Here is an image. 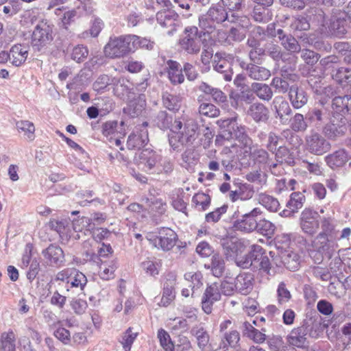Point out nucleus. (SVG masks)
<instances>
[{
	"label": "nucleus",
	"instance_id": "nucleus-55",
	"mask_svg": "<svg viewBox=\"0 0 351 351\" xmlns=\"http://www.w3.org/2000/svg\"><path fill=\"white\" fill-rule=\"evenodd\" d=\"M332 77L339 84L351 83V69L339 68L332 73Z\"/></svg>",
	"mask_w": 351,
	"mask_h": 351
},
{
	"label": "nucleus",
	"instance_id": "nucleus-34",
	"mask_svg": "<svg viewBox=\"0 0 351 351\" xmlns=\"http://www.w3.org/2000/svg\"><path fill=\"white\" fill-rule=\"evenodd\" d=\"M184 280L187 286L191 289V296H194L195 291L203 286V277L199 271H189L184 274Z\"/></svg>",
	"mask_w": 351,
	"mask_h": 351
},
{
	"label": "nucleus",
	"instance_id": "nucleus-26",
	"mask_svg": "<svg viewBox=\"0 0 351 351\" xmlns=\"http://www.w3.org/2000/svg\"><path fill=\"white\" fill-rule=\"evenodd\" d=\"M28 51L27 47L21 45H15L10 50L9 60L14 66H19L27 59Z\"/></svg>",
	"mask_w": 351,
	"mask_h": 351
},
{
	"label": "nucleus",
	"instance_id": "nucleus-23",
	"mask_svg": "<svg viewBox=\"0 0 351 351\" xmlns=\"http://www.w3.org/2000/svg\"><path fill=\"white\" fill-rule=\"evenodd\" d=\"M42 254L50 265H60L64 260V252L62 248L54 244H51L43 250Z\"/></svg>",
	"mask_w": 351,
	"mask_h": 351
},
{
	"label": "nucleus",
	"instance_id": "nucleus-14",
	"mask_svg": "<svg viewBox=\"0 0 351 351\" xmlns=\"http://www.w3.org/2000/svg\"><path fill=\"white\" fill-rule=\"evenodd\" d=\"M105 219L101 213H95L91 217H83L73 221V229L75 232H81L84 228L88 230H93L96 226L104 222Z\"/></svg>",
	"mask_w": 351,
	"mask_h": 351
},
{
	"label": "nucleus",
	"instance_id": "nucleus-47",
	"mask_svg": "<svg viewBox=\"0 0 351 351\" xmlns=\"http://www.w3.org/2000/svg\"><path fill=\"white\" fill-rule=\"evenodd\" d=\"M210 268L212 274L216 277H221L225 270V263L223 258L219 254H214L211 258Z\"/></svg>",
	"mask_w": 351,
	"mask_h": 351
},
{
	"label": "nucleus",
	"instance_id": "nucleus-32",
	"mask_svg": "<svg viewBox=\"0 0 351 351\" xmlns=\"http://www.w3.org/2000/svg\"><path fill=\"white\" fill-rule=\"evenodd\" d=\"M171 279H167L164 285L162 296L160 300V304L168 306L175 298L174 285L176 284V278L171 276Z\"/></svg>",
	"mask_w": 351,
	"mask_h": 351
},
{
	"label": "nucleus",
	"instance_id": "nucleus-59",
	"mask_svg": "<svg viewBox=\"0 0 351 351\" xmlns=\"http://www.w3.org/2000/svg\"><path fill=\"white\" fill-rule=\"evenodd\" d=\"M281 45L284 48L291 53H298L300 51L301 47L298 40L291 35L284 38L281 42Z\"/></svg>",
	"mask_w": 351,
	"mask_h": 351
},
{
	"label": "nucleus",
	"instance_id": "nucleus-20",
	"mask_svg": "<svg viewBox=\"0 0 351 351\" xmlns=\"http://www.w3.org/2000/svg\"><path fill=\"white\" fill-rule=\"evenodd\" d=\"M178 17V14L171 10L160 11L156 14L158 23L162 27L169 28L168 33L176 31V25Z\"/></svg>",
	"mask_w": 351,
	"mask_h": 351
},
{
	"label": "nucleus",
	"instance_id": "nucleus-29",
	"mask_svg": "<svg viewBox=\"0 0 351 351\" xmlns=\"http://www.w3.org/2000/svg\"><path fill=\"white\" fill-rule=\"evenodd\" d=\"M223 253L228 260L234 259L241 252L243 245L237 240L227 239L223 242Z\"/></svg>",
	"mask_w": 351,
	"mask_h": 351
},
{
	"label": "nucleus",
	"instance_id": "nucleus-31",
	"mask_svg": "<svg viewBox=\"0 0 351 351\" xmlns=\"http://www.w3.org/2000/svg\"><path fill=\"white\" fill-rule=\"evenodd\" d=\"M87 282L86 276L82 272L73 268L72 275L70 277L69 281H68L66 290L69 291L70 288H75L82 291L86 285Z\"/></svg>",
	"mask_w": 351,
	"mask_h": 351
},
{
	"label": "nucleus",
	"instance_id": "nucleus-16",
	"mask_svg": "<svg viewBox=\"0 0 351 351\" xmlns=\"http://www.w3.org/2000/svg\"><path fill=\"white\" fill-rule=\"evenodd\" d=\"M250 156L254 163L264 165V167L269 169L271 173L277 174L278 163L271 162L269 154L265 149L258 147L254 148L250 152Z\"/></svg>",
	"mask_w": 351,
	"mask_h": 351
},
{
	"label": "nucleus",
	"instance_id": "nucleus-8",
	"mask_svg": "<svg viewBox=\"0 0 351 351\" xmlns=\"http://www.w3.org/2000/svg\"><path fill=\"white\" fill-rule=\"evenodd\" d=\"M347 119L342 114H333L330 122L323 128L325 135L330 139L343 136L347 131Z\"/></svg>",
	"mask_w": 351,
	"mask_h": 351
},
{
	"label": "nucleus",
	"instance_id": "nucleus-62",
	"mask_svg": "<svg viewBox=\"0 0 351 351\" xmlns=\"http://www.w3.org/2000/svg\"><path fill=\"white\" fill-rule=\"evenodd\" d=\"M88 53V51L87 48L83 45H79L73 47L71 53V58L77 62H81L86 58Z\"/></svg>",
	"mask_w": 351,
	"mask_h": 351
},
{
	"label": "nucleus",
	"instance_id": "nucleus-54",
	"mask_svg": "<svg viewBox=\"0 0 351 351\" xmlns=\"http://www.w3.org/2000/svg\"><path fill=\"white\" fill-rule=\"evenodd\" d=\"M137 335L138 332H133L132 328H129L122 335L119 341L121 343L125 351H130L132 345L134 343V340L136 339Z\"/></svg>",
	"mask_w": 351,
	"mask_h": 351
},
{
	"label": "nucleus",
	"instance_id": "nucleus-4",
	"mask_svg": "<svg viewBox=\"0 0 351 351\" xmlns=\"http://www.w3.org/2000/svg\"><path fill=\"white\" fill-rule=\"evenodd\" d=\"M306 149L311 154L322 156L328 152L331 145L321 133L311 130L305 137Z\"/></svg>",
	"mask_w": 351,
	"mask_h": 351
},
{
	"label": "nucleus",
	"instance_id": "nucleus-60",
	"mask_svg": "<svg viewBox=\"0 0 351 351\" xmlns=\"http://www.w3.org/2000/svg\"><path fill=\"white\" fill-rule=\"evenodd\" d=\"M196 206H200L203 210H206L210 204V197L204 193H197L195 194L192 199Z\"/></svg>",
	"mask_w": 351,
	"mask_h": 351
},
{
	"label": "nucleus",
	"instance_id": "nucleus-24",
	"mask_svg": "<svg viewBox=\"0 0 351 351\" xmlns=\"http://www.w3.org/2000/svg\"><path fill=\"white\" fill-rule=\"evenodd\" d=\"M289 98L292 106L295 109H299L306 104L308 97L306 91L301 87L295 85L290 86L289 91Z\"/></svg>",
	"mask_w": 351,
	"mask_h": 351
},
{
	"label": "nucleus",
	"instance_id": "nucleus-10",
	"mask_svg": "<svg viewBox=\"0 0 351 351\" xmlns=\"http://www.w3.org/2000/svg\"><path fill=\"white\" fill-rule=\"evenodd\" d=\"M319 217L317 212L305 208L300 217V226L303 232L311 236L315 234L319 228Z\"/></svg>",
	"mask_w": 351,
	"mask_h": 351
},
{
	"label": "nucleus",
	"instance_id": "nucleus-64",
	"mask_svg": "<svg viewBox=\"0 0 351 351\" xmlns=\"http://www.w3.org/2000/svg\"><path fill=\"white\" fill-rule=\"evenodd\" d=\"M291 128L295 132L304 131L307 128V124L302 114L297 113L291 119Z\"/></svg>",
	"mask_w": 351,
	"mask_h": 351
},
{
	"label": "nucleus",
	"instance_id": "nucleus-13",
	"mask_svg": "<svg viewBox=\"0 0 351 351\" xmlns=\"http://www.w3.org/2000/svg\"><path fill=\"white\" fill-rule=\"evenodd\" d=\"M258 208H253L250 213L243 215L241 219L236 221L234 226L236 230L246 232H252L257 228L258 221L256 217L261 214Z\"/></svg>",
	"mask_w": 351,
	"mask_h": 351
},
{
	"label": "nucleus",
	"instance_id": "nucleus-22",
	"mask_svg": "<svg viewBox=\"0 0 351 351\" xmlns=\"http://www.w3.org/2000/svg\"><path fill=\"white\" fill-rule=\"evenodd\" d=\"M135 163L147 170H151L156 164L157 156L151 149H145L136 153L134 158Z\"/></svg>",
	"mask_w": 351,
	"mask_h": 351
},
{
	"label": "nucleus",
	"instance_id": "nucleus-25",
	"mask_svg": "<svg viewBox=\"0 0 351 351\" xmlns=\"http://www.w3.org/2000/svg\"><path fill=\"white\" fill-rule=\"evenodd\" d=\"M254 326H256V322L255 320L252 322V324L245 322L243 324V335L256 343H262L266 339V335L265 334V330L262 329V331H260L255 328Z\"/></svg>",
	"mask_w": 351,
	"mask_h": 351
},
{
	"label": "nucleus",
	"instance_id": "nucleus-19",
	"mask_svg": "<svg viewBox=\"0 0 351 351\" xmlns=\"http://www.w3.org/2000/svg\"><path fill=\"white\" fill-rule=\"evenodd\" d=\"M272 105L276 118H278L281 123L286 124L289 119L287 117L291 114L289 103L282 97L278 96L274 98Z\"/></svg>",
	"mask_w": 351,
	"mask_h": 351
},
{
	"label": "nucleus",
	"instance_id": "nucleus-18",
	"mask_svg": "<svg viewBox=\"0 0 351 351\" xmlns=\"http://www.w3.org/2000/svg\"><path fill=\"white\" fill-rule=\"evenodd\" d=\"M305 196L300 192L292 193L290 195V199L287 202L286 206L287 208L284 209L280 215L283 217H293L294 213H297L300 209L304 203Z\"/></svg>",
	"mask_w": 351,
	"mask_h": 351
},
{
	"label": "nucleus",
	"instance_id": "nucleus-41",
	"mask_svg": "<svg viewBox=\"0 0 351 351\" xmlns=\"http://www.w3.org/2000/svg\"><path fill=\"white\" fill-rule=\"evenodd\" d=\"M191 332L195 337L199 348L204 350L210 339L206 330L201 326H196L191 329Z\"/></svg>",
	"mask_w": 351,
	"mask_h": 351
},
{
	"label": "nucleus",
	"instance_id": "nucleus-52",
	"mask_svg": "<svg viewBox=\"0 0 351 351\" xmlns=\"http://www.w3.org/2000/svg\"><path fill=\"white\" fill-rule=\"evenodd\" d=\"M321 232L318 234L335 239L337 231L335 226L330 218L324 217L321 221Z\"/></svg>",
	"mask_w": 351,
	"mask_h": 351
},
{
	"label": "nucleus",
	"instance_id": "nucleus-15",
	"mask_svg": "<svg viewBox=\"0 0 351 351\" xmlns=\"http://www.w3.org/2000/svg\"><path fill=\"white\" fill-rule=\"evenodd\" d=\"M308 332V327L306 325L292 329L287 336V343L297 348L304 347L307 343Z\"/></svg>",
	"mask_w": 351,
	"mask_h": 351
},
{
	"label": "nucleus",
	"instance_id": "nucleus-50",
	"mask_svg": "<svg viewBox=\"0 0 351 351\" xmlns=\"http://www.w3.org/2000/svg\"><path fill=\"white\" fill-rule=\"evenodd\" d=\"M162 103L164 106L169 110H178L181 106V99L174 95L165 93L162 95Z\"/></svg>",
	"mask_w": 351,
	"mask_h": 351
},
{
	"label": "nucleus",
	"instance_id": "nucleus-48",
	"mask_svg": "<svg viewBox=\"0 0 351 351\" xmlns=\"http://www.w3.org/2000/svg\"><path fill=\"white\" fill-rule=\"evenodd\" d=\"M16 125L18 131L23 132L27 139L29 141L34 139L35 127L32 122L29 121H19L16 122Z\"/></svg>",
	"mask_w": 351,
	"mask_h": 351
},
{
	"label": "nucleus",
	"instance_id": "nucleus-42",
	"mask_svg": "<svg viewBox=\"0 0 351 351\" xmlns=\"http://www.w3.org/2000/svg\"><path fill=\"white\" fill-rule=\"evenodd\" d=\"M275 152V158L278 164L285 163L289 165H294L295 161L293 155L290 152L287 147L280 146Z\"/></svg>",
	"mask_w": 351,
	"mask_h": 351
},
{
	"label": "nucleus",
	"instance_id": "nucleus-63",
	"mask_svg": "<svg viewBox=\"0 0 351 351\" xmlns=\"http://www.w3.org/2000/svg\"><path fill=\"white\" fill-rule=\"evenodd\" d=\"M348 101V96L336 97L332 100V107L335 111L333 114H345L346 101Z\"/></svg>",
	"mask_w": 351,
	"mask_h": 351
},
{
	"label": "nucleus",
	"instance_id": "nucleus-2",
	"mask_svg": "<svg viewBox=\"0 0 351 351\" xmlns=\"http://www.w3.org/2000/svg\"><path fill=\"white\" fill-rule=\"evenodd\" d=\"M129 36L110 38L105 45L104 53L106 57L110 58H120L132 51Z\"/></svg>",
	"mask_w": 351,
	"mask_h": 351
},
{
	"label": "nucleus",
	"instance_id": "nucleus-61",
	"mask_svg": "<svg viewBox=\"0 0 351 351\" xmlns=\"http://www.w3.org/2000/svg\"><path fill=\"white\" fill-rule=\"evenodd\" d=\"M290 27L293 31H306L310 28V24L305 17L299 16L292 20Z\"/></svg>",
	"mask_w": 351,
	"mask_h": 351
},
{
	"label": "nucleus",
	"instance_id": "nucleus-27",
	"mask_svg": "<svg viewBox=\"0 0 351 351\" xmlns=\"http://www.w3.org/2000/svg\"><path fill=\"white\" fill-rule=\"evenodd\" d=\"M247 114L256 123L266 122L269 119V110L263 104L254 103L250 106Z\"/></svg>",
	"mask_w": 351,
	"mask_h": 351
},
{
	"label": "nucleus",
	"instance_id": "nucleus-45",
	"mask_svg": "<svg viewBox=\"0 0 351 351\" xmlns=\"http://www.w3.org/2000/svg\"><path fill=\"white\" fill-rule=\"evenodd\" d=\"M254 259L255 262L254 263V269L263 270L267 274L270 275L271 263L269 258L267 256L263 255V250L256 252Z\"/></svg>",
	"mask_w": 351,
	"mask_h": 351
},
{
	"label": "nucleus",
	"instance_id": "nucleus-51",
	"mask_svg": "<svg viewBox=\"0 0 351 351\" xmlns=\"http://www.w3.org/2000/svg\"><path fill=\"white\" fill-rule=\"evenodd\" d=\"M230 98L232 100L231 105L233 107L238 106L239 100L249 104L254 99V95L250 90H243L240 94L231 93Z\"/></svg>",
	"mask_w": 351,
	"mask_h": 351
},
{
	"label": "nucleus",
	"instance_id": "nucleus-30",
	"mask_svg": "<svg viewBox=\"0 0 351 351\" xmlns=\"http://www.w3.org/2000/svg\"><path fill=\"white\" fill-rule=\"evenodd\" d=\"M168 75L170 81L173 84H182L184 80L180 65L178 62L173 60H169L167 62Z\"/></svg>",
	"mask_w": 351,
	"mask_h": 351
},
{
	"label": "nucleus",
	"instance_id": "nucleus-7",
	"mask_svg": "<svg viewBox=\"0 0 351 351\" xmlns=\"http://www.w3.org/2000/svg\"><path fill=\"white\" fill-rule=\"evenodd\" d=\"M147 239L155 247L169 251L176 245L177 234L171 228L163 227L159 229L158 235L149 234Z\"/></svg>",
	"mask_w": 351,
	"mask_h": 351
},
{
	"label": "nucleus",
	"instance_id": "nucleus-1",
	"mask_svg": "<svg viewBox=\"0 0 351 351\" xmlns=\"http://www.w3.org/2000/svg\"><path fill=\"white\" fill-rule=\"evenodd\" d=\"M335 245L333 239L317 234L312 241L310 256L315 263H321L325 258H331Z\"/></svg>",
	"mask_w": 351,
	"mask_h": 351
},
{
	"label": "nucleus",
	"instance_id": "nucleus-49",
	"mask_svg": "<svg viewBox=\"0 0 351 351\" xmlns=\"http://www.w3.org/2000/svg\"><path fill=\"white\" fill-rule=\"evenodd\" d=\"M213 66L216 71L223 73L230 69V63L221 53H217L214 56Z\"/></svg>",
	"mask_w": 351,
	"mask_h": 351
},
{
	"label": "nucleus",
	"instance_id": "nucleus-36",
	"mask_svg": "<svg viewBox=\"0 0 351 351\" xmlns=\"http://www.w3.org/2000/svg\"><path fill=\"white\" fill-rule=\"evenodd\" d=\"M263 248L259 245H253L252 250L247 254L241 256L236 260L237 266L243 269L249 268L250 267H254L255 255L256 252L261 251Z\"/></svg>",
	"mask_w": 351,
	"mask_h": 351
},
{
	"label": "nucleus",
	"instance_id": "nucleus-35",
	"mask_svg": "<svg viewBox=\"0 0 351 351\" xmlns=\"http://www.w3.org/2000/svg\"><path fill=\"white\" fill-rule=\"evenodd\" d=\"M246 70L250 77L254 80H266L270 75V71L267 69L255 64L247 65Z\"/></svg>",
	"mask_w": 351,
	"mask_h": 351
},
{
	"label": "nucleus",
	"instance_id": "nucleus-11",
	"mask_svg": "<svg viewBox=\"0 0 351 351\" xmlns=\"http://www.w3.org/2000/svg\"><path fill=\"white\" fill-rule=\"evenodd\" d=\"M221 292L219 283L214 282L207 286L202 298V308L206 314L211 313L213 304L220 300Z\"/></svg>",
	"mask_w": 351,
	"mask_h": 351
},
{
	"label": "nucleus",
	"instance_id": "nucleus-38",
	"mask_svg": "<svg viewBox=\"0 0 351 351\" xmlns=\"http://www.w3.org/2000/svg\"><path fill=\"white\" fill-rule=\"evenodd\" d=\"M16 337L13 331L3 332L0 336V348L4 351H16Z\"/></svg>",
	"mask_w": 351,
	"mask_h": 351
},
{
	"label": "nucleus",
	"instance_id": "nucleus-53",
	"mask_svg": "<svg viewBox=\"0 0 351 351\" xmlns=\"http://www.w3.org/2000/svg\"><path fill=\"white\" fill-rule=\"evenodd\" d=\"M155 122L160 129H170L171 131V128L173 125V117L165 111H160L158 113Z\"/></svg>",
	"mask_w": 351,
	"mask_h": 351
},
{
	"label": "nucleus",
	"instance_id": "nucleus-9",
	"mask_svg": "<svg viewBox=\"0 0 351 351\" xmlns=\"http://www.w3.org/2000/svg\"><path fill=\"white\" fill-rule=\"evenodd\" d=\"M226 21H232L230 19L228 13L223 9L210 8L205 17L199 19V26L204 29L206 33L210 34L213 32V29H215V27L213 24H210V21L220 23Z\"/></svg>",
	"mask_w": 351,
	"mask_h": 351
},
{
	"label": "nucleus",
	"instance_id": "nucleus-6",
	"mask_svg": "<svg viewBox=\"0 0 351 351\" xmlns=\"http://www.w3.org/2000/svg\"><path fill=\"white\" fill-rule=\"evenodd\" d=\"M185 36L180 40L179 44L182 51L188 54L195 55L201 50L202 40L198 34V29L195 26L185 29Z\"/></svg>",
	"mask_w": 351,
	"mask_h": 351
},
{
	"label": "nucleus",
	"instance_id": "nucleus-40",
	"mask_svg": "<svg viewBox=\"0 0 351 351\" xmlns=\"http://www.w3.org/2000/svg\"><path fill=\"white\" fill-rule=\"evenodd\" d=\"M199 89L206 94L210 95L213 100L217 103H223L226 101V96L221 90L213 88L205 82L199 85Z\"/></svg>",
	"mask_w": 351,
	"mask_h": 351
},
{
	"label": "nucleus",
	"instance_id": "nucleus-28",
	"mask_svg": "<svg viewBox=\"0 0 351 351\" xmlns=\"http://www.w3.org/2000/svg\"><path fill=\"white\" fill-rule=\"evenodd\" d=\"M348 160V156L344 149H339L325 157L326 164L333 169L343 166Z\"/></svg>",
	"mask_w": 351,
	"mask_h": 351
},
{
	"label": "nucleus",
	"instance_id": "nucleus-39",
	"mask_svg": "<svg viewBox=\"0 0 351 351\" xmlns=\"http://www.w3.org/2000/svg\"><path fill=\"white\" fill-rule=\"evenodd\" d=\"M252 90L260 99L263 101H269L273 97L272 90L265 84L253 83Z\"/></svg>",
	"mask_w": 351,
	"mask_h": 351
},
{
	"label": "nucleus",
	"instance_id": "nucleus-57",
	"mask_svg": "<svg viewBox=\"0 0 351 351\" xmlns=\"http://www.w3.org/2000/svg\"><path fill=\"white\" fill-rule=\"evenodd\" d=\"M158 338L159 339L160 346L165 351H174V345L169 335L165 330L162 328L158 330Z\"/></svg>",
	"mask_w": 351,
	"mask_h": 351
},
{
	"label": "nucleus",
	"instance_id": "nucleus-12",
	"mask_svg": "<svg viewBox=\"0 0 351 351\" xmlns=\"http://www.w3.org/2000/svg\"><path fill=\"white\" fill-rule=\"evenodd\" d=\"M221 292L219 283L214 282L207 286L202 298V308L206 314L211 313L213 304L220 300Z\"/></svg>",
	"mask_w": 351,
	"mask_h": 351
},
{
	"label": "nucleus",
	"instance_id": "nucleus-43",
	"mask_svg": "<svg viewBox=\"0 0 351 351\" xmlns=\"http://www.w3.org/2000/svg\"><path fill=\"white\" fill-rule=\"evenodd\" d=\"M117 266L114 261L102 263L99 266V276L105 280H109L114 278V271Z\"/></svg>",
	"mask_w": 351,
	"mask_h": 351
},
{
	"label": "nucleus",
	"instance_id": "nucleus-5",
	"mask_svg": "<svg viewBox=\"0 0 351 351\" xmlns=\"http://www.w3.org/2000/svg\"><path fill=\"white\" fill-rule=\"evenodd\" d=\"M53 40V29L47 21H40L32 33V46L37 51L49 44Z\"/></svg>",
	"mask_w": 351,
	"mask_h": 351
},
{
	"label": "nucleus",
	"instance_id": "nucleus-46",
	"mask_svg": "<svg viewBox=\"0 0 351 351\" xmlns=\"http://www.w3.org/2000/svg\"><path fill=\"white\" fill-rule=\"evenodd\" d=\"M258 202L271 212H277L280 207V203L276 198L265 193L259 195Z\"/></svg>",
	"mask_w": 351,
	"mask_h": 351
},
{
	"label": "nucleus",
	"instance_id": "nucleus-3",
	"mask_svg": "<svg viewBox=\"0 0 351 351\" xmlns=\"http://www.w3.org/2000/svg\"><path fill=\"white\" fill-rule=\"evenodd\" d=\"M198 125L192 119H186L184 123L179 119H175L171 128V132L178 134L181 144L192 143L197 137Z\"/></svg>",
	"mask_w": 351,
	"mask_h": 351
},
{
	"label": "nucleus",
	"instance_id": "nucleus-56",
	"mask_svg": "<svg viewBox=\"0 0 351 351\" xmlns=\"http://www.w3.org/2000/svg\"><path fill=\"white\" fill-rule=\"evenodd\" d=\"M199 113L208 117H217L219 114V110L210 103H202L199 106Z\"/></svg>",
	"mask_w": 351,
	"mask_h": 351
},
{
	"label": "nucleus",
	"instance_id": "nucleus-37",
	"mask_svg": "<svg viewBox=\"0 0 351 351\" xmlns=\"http://www.w3.org/2000/svg\"><path fill=\"white\" fill-rule=\"evenodd\" d=\"M266 7L267 6L258 5L254 8L252 12V17L255 21L266 23L271 20L272 13L269 9L266 8Z\"/></svg>",
	"mask_w": 351,
	"mask_h": 351
},
{
	"label": "nucleus",
	"instance_id": "nucleus-33",
	"mask_svg": "<svg viewBox=\"0 0 351 351\" xmlns=\"http://www.w3.org/2000/svg\"><path fill=\"white\" fill-rule=\"evenodd\" d=\"M280 258L285 266L291 271L296 270L299 267L300 256L291 250L282 252Z\"/></svg>",
	"mask_w": 351,
	"mask_h": 351
},
{
	"label": "nucleus",
	"instance_id": "nucleus-58",
	"mask_svg": "<svg viewBox=\"0 0 351 351\" xmlns=\"http://www.w3.org/2000/svg\"><path fill=\"white\" fill-rule=\"evenodd\" d=\"M145 101L139 98L138 100L131 101L125 110H128L132 117H137L141 114L142 111L145 109Z\"/></svg>",
	"mask_w": 351,
	"mask_h": 351
},
{
	"label": "nucleus",
	"instance_id": "nucleus-44",
	"mask_svg": "<svg viewBox=\"0 0 351 351\" xmlns=\"http://www.w3.org/2000/svg\"><path fill=\"white\" fill-rule=\"evenodd\" d=\"M254 195L253 187L250 184H243L239 187V191H231L230 197L232 201L235 202L238 199H249L252 197Z\"/></svg>",
	"mask_w": 351,
	"mask_h": 351
},
{
	"label": "nucleus",
	"instance_id": "nucleus-17",
	"mask_svg": "<svg viewBox=\"0 0 351 351\" xmlns=\"http://www.w3.org/2000/svg\"><path fill=\"white\" fill-rule=\"evenodd\" d=\"M254 275L251 273H241L234 279L235 291L242 295L249 294L254 285Z\"/></svg>",
	"mask_w": 351,
	"mask_h": 351
},
{
	"label": "nucleus",
	"instance_id": "nucleus-21",
	"mask_svg": "<svg viewBox=\"0 0 351 351\" xmlns=\"http://www.w3.org/2000/svg\"><path fill=\"white\" fill-rule=\"evenodd\" d=\"M148 141V132L147 129L145 128L143 129L136 128V130L128 136L127 147L129 149H141L144 147Z\"/></svg>",
	"mask_w": 351,
	"mask_h": 351
}]
</instances>
